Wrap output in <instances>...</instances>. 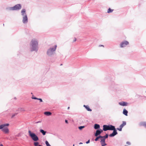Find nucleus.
Masks as SVG:
<instances>
[{"label": "nucleus", "instance_id": "obj_8", "mask_svg": "<svg viewBox=\"0 0 146 146\" xmlns=\"http://www.w3.org/2000/svg\"><path fill=\"white\" fill-rule=\"evenodd\" d=\"M112 131H113V132L109 135V136L111 137H113L117 134V132L115 128V127L113 130H112Z\"/></svg>", "mask_w": 146, "mask_h": 146}, {"label": "nucleus", "instance_id": "obj_17", "mask_svg": "<svg viewBox=\"0 0 146 146\" xmlns=\"http://www.w3.org/2000/svg\"><path fill=\"white\" fill-rule=\"evenodd\" d=\"M123 114L126 116L127 115L128 111L125 109H124L123 111Z\"/></svg>", "mask_w": 146, "mask_h": 146}, {"label": "nucleus", "instance_id": "obj_44", "mask_svg": "<svg viewBox=\"0 0 146 146\" xmlns=\"http://www.w3.org/2000/svg\"><path fill=\"white\" fill-rule=\"evenodd\" d=\"M73 146H74V144H73Z\"/></svg>", "mask_w": 146, "mask_h": 146}, {"label": "nucleus", "instance_id": "obj_22", "mask_svg": "<svg viewBox=\"0 0 146 146\" xmlns=\"http://www.w3.org/2000/svg\"><path fill=\"white\" fill-rule=\"evenodd\" d=\"M113 10L111 9L110 8H109L107 12L108 13H111L113 12Z\"/></svg>", "mask_w": 146, "mask_h": 146}, {"label": "nucleus", "instance_id": "obj_45", "mask_svg": "<svg viewBox=\"0 0 146 146\" xmlns=\"http://www.w3.org/2000/svg\"><path fill=\"white\" fill-rule=\"evenodd\" d=\"M3 26H4V24H3Z\"/></svg>", "mask_w": 146, "mask_h": 146}, {"label": "nucleus", "instance_id": "obj_34", "mask_svg": "<svg viewBox=\"0 0 146 146\" xmlns=\"http://www.w3.org/2000/svg\"><path fill=\"white\" fill-rule=\"evenodd\" d=\"M90 142V139L88 140V141H86V144H88Z\"/></svg>", "mask_w": 146, "mask_h": 146}, {"label": "nucleus", "instance_id": "obj_41", "mask_svg": "<svg viewBox=\"0 0 146 146\" xmlns=\"http://www.w3.org/2000/svg\"><path fill=\"white\" fill-rule=\"evenodd\" d=\"M0 146H3V145L2 144H1L0 145Z\"/></svg>", "mask_w": 146, "mask_h": 146}, {"label": "nucleus", "instance_id": "obj_20", "mask_svg": "<svg viewBox=\"0 0 146 146\" xmlns=\"http://www.w3.org/2000/svg\"><path fill=\"white\" fill-rule=\"evenodd\" d=\"M40 132L42 133L43 135H45L46 133V131H45L44 130L42 129L40 130Z\"/></svg>", "mask_w": 146, "mask_h": 146}, {"label": "nucleus", "instance_id": "obj_19", "mask_svg": "<svg viewBox=\"0 0 146 146\" xmlns=\"http://www.w3.org/2000/svg\"><path fill=\"white\" fill-rule=\"evenodd\" d=\"M126 125V122L125 121H123L122 123L119 126V127L123 128L125 125Z\"/></svg>", "mask_w": 146, "mask_h": 146}, {"label": "nucleus", "instance_id": "obj_9", "mask_svg": "<svg viewBox=\"0 0 146 146\" xmlns=\"http://www.w3.org/2000/svg\"><path fill=\"white\" fill-rule=\"evenodd\" d=\"M128 103L125 102H121L119 103V104L121 106H125L128 105Z\"/></svg>", "mask_w": 146, "mask_h": 146}, {"label": "nucleus", "instance_id": "obj_15", "mask_svg": "<svg viewBox=\"0 0 146 146\" xmlns=\"http://www.w3.org/2000/svg\"><path fill=\"white\" fill-rule=\"evenodd\" d=\"M140 125L146 127V122H142L140 123Z\"/></svg>", "mask_w": 146, "mask_h": 146}, {"label": "nucleus", "instance_id": "obj_6", "mask_svg": "<svg viewBox=\"0 0 146 146\" xmlns=\"http://www.w3.org/2000/svg\"><path fill=\"white\" fill-rule=\"evenodd\" d=\"M129 43L128 41L125 40L121 43L120 46L121 48H123L126 46L127 45H128Z\"/></svg>", "mask_w": 146, "mask_h": 146}, {"label": "nucleus", "instance_id": "obj_33", "mask_svg": "<svg viewBox=\"0 0 146 146\" xmlns=\"http://www.w3.org/2000/svg\"><path fill=\"white\" fill-rule=\"evenodd\" d=\"M98 136L99 137V139L100 138H101L102 139V138H103V136L100 135H98Z\"/></svg>", "mask_w": 146, "mask_h": 146}, {"label": "nucleus", "instance_id": "obj_12", "mask_svg": "<svg viewBox=\"0 0 146 146\" xmlns=\"http://www.w3.org/2000/svg\"><path fill=\"white\" fill-rule=\"evenodd\" d=\"M21 15L23 17L27 16L26 13V10L25 9H23L21 11Z\"/></svg>", "mask_w": 146, "mask_h": 146}, {"label": "nucleus", "instance_id": "obj_35", "mask_svg": "<svg viewBox=\"0 0 146 146\" xmlns=\"http://www.w3.org/2000/svg\"><path fill=\"white\" fill-rule=\"evenodd\" d=\"M126 143H127V144H128V145H130V144H131V143H130V142H129V141H127V142H126Z\"/></svg>", "mask_w": 146, "mask_h": 146}, {"label": "nucleus", "instance_id": "obj_27", "mask_svg": "<svg viewBox=\"0 0 146 146\" xmlns=\"http://www.w3.org/2000/svg\"><path fill=\"white\" fill-rule=\"evenodd\" d=\"M36 100H39L40 102H43L41 98H36Z\"/></svg>", "mask_w": 146, "mask_h": 146}, {"label": "nucleus", "instance_id": "obj_18", "mask_svg": "<svg viewBox=\"0 0 146 146\" xmlns=\"http://www.w3.org/2000/svg\"><path fill=\"white\" fill-rule=\"evenodd\" d=\"M44 114L47 116H49L52 114V113L50 111H46L44 112Z\"/></svg>", "mask_w": 146, "mask_h": 146}, {"label": "nucleus", "instance_id": "obj_30", "mask_svg": "<svg viewBox=\"0 0 146 146\" xmlns=\"http://www.w3.org/2000/svg\"><path fill=\"white\" fill-rule=\"evenodd\" d=\"M99 139V138L98 137V136L96 137L95 139V141H97Z\"/></svg>", "mask_w": 146, "mask_h": 146}, {"label": "nucleus", "instance_id": "obj_40", "mask_svg": "<svg viewBox=\"0 0 146 146\" xmlns=\"http://www.w3.org/2000/svg\"><path fill=\"white\" fill-rule=\"evenodd\" d=\"M83 144V143L82 142H80V143H79V144Z\"/></svg>", "mask_w": 146, "mask_h": 146}, {"label": "nucleus", "instance_id": "obj_31", "mask_svg": "<svg viewBox=\"0 0 146 146\" xmlns=\"http://www.w3.org/2000/svg\"><path fill=\"white\" fill-rule=\"evenodd\" d=\"M36 97H35L33 95V96L32 97V99L35 100H36Z\"/></svg>", "mask_w": 146, "mask_h": 146}, {"label": "nucleus", "instance_id": "obj_4", "mask_svg": "<svg viewBox=\"0 0 146 146\" xmlns=\"http://www.w3.org/2000/svg\"><path fill=\"white\" fill-rule=\"evenodd\" d=\"M21 8L20 4H17L13 7L7 8L6 9L9 11L18 10Z\"/></svg>", "mask_w": 146, "mask_h": 146}, {"label": "nucleus", "instance_id": "obj_16", "mask_svg": "<svg viewBox=\"0 0 146 146\" xmlns=\"http://www.w3.org/2000/svg\"><path fill=\"white\" fill-rule=\"evenodd\" d=\"M84 107L88 111H92V110L89 108V107L88 106L84 105Z\"/></svg>", "mask_w": 146, "mask_h": 146}, {"label": "nucleus", "instance_id": "obj_13", "mask_svg": "<svg viewBox=\"0 0 146 146\" xmlns=\"http://www.w3.org/2000/svg\"><path fill=\"white\" fill-rule=\"evenodd\" d=\"M9 125V123H6L5 124H3L2 125H0V129L3 128V127H5L6 126H8Z\"/></svg>", "mask_w": 146, "mask_h": 146}, {"label": "nucleus", "instance_id": "obj_38", "mask_svg": "<svg viewBox=\"0 0 146 146\" xmlns=\"http://www.w3.org/2000/svg\"><path fill=\"white\" fill-rule=\"evenodd\" d=\"M65 122L66 123H68V121L67 120H65Z\"/></svg>", "mask_w": 146, "mask_h": 146}, {"label": "nucleus", "instance_id": "obj_46", "mask_svg": "<svg viewBox=\"0 0 146 146\" xmlns=\"http://www.w3.org/2000/svg\"><path fill=\"white\" fill-rule=\"evenodd\" d=\"M31 94H33V93H31Z\"/></svg>", "mask_w": 146, "mask_h": 146}, {"label": "nucleus", "instance_id": "obj_37", "mask_svg": "<svg viewBox=\"0 0 146 146\" xmlns=\"http://www.w3.org/2000/svg\"><path fill=\"white\" fill-rule=\"evenodd\" d=\"M76 38H74V40H73V42H75V41H76Z\"/></svg>", "mask_w": 146, "mask_h": 146}, {"label": "nucleus", "instance_id": "obj_26", "mask_svg": "<svg viewBox=\"0 0 146 146\" xmlns=\"http://www.w3.org/2000/svg\"><path fill=\"white\" fill-rule=\"evenodd\" d=\"M34 144L35 146H37L39 144V143L37 142H35L34 143Z\"/></svg>", "mask_w": 146, "mask_h": 146}, {"label": "nucleus", "instance_id": "obj_23", "mask_svg": "<svg viewBox=\"0 0 146 146\" xmlns=\"http://www.w3.org/2000/svg\"><path fill=\"white\" fill-rule=\"evenodd\" d=\"M108 136V134H106V135L104 136H103V138H104L105 139H106L107 138Z\"/></svg>", "mask_w": 146, "mask_h": 146}, {"label": "nucleus", "instance_id": "obj_10", "mask_svg": "<svg viewBox=\"0 0 146 146\" xmlns=\"http://www.w3.org/2000/svg\"><path fill=\"white\" fill-rule=\"evenodd\" d=\"M23 22L24 24H26L28 22V17L27 16H24L23 17Z\"/></svg>", "mask_w": 146, "mask_h": 146}, {"label": "nucleus", "instance_id": "obj_43", "mask_svg": "<svg viewBox=\"0 0 146 146\" xmlns=\"http://www.w3.org/2000/svg\"><path fill=\"white\" fill-rule=\"evenodd\" d=\"M68 109H69V107H68Z\"/></svg>", "mask_w": 146, "mask_h": 146}, {"label": "nucleus", "instance_id": "obj_28", "mask_svg": "<svg viewBox=\"0 0 146 146\" xmlns=\"http://www.w3.org/2000/svg\"><path fill=\"white\" fill-rule=\"evenodd\" d=\"M106 139L104 138H102L101 139V141H100L102 142V141H105Z\"/></svg>", "mask_w": 146, "mask_h": 146}, {"label": "nucleus", "instance_id": "obj_11", "mask_svg": "<svg viewBox=\"0 0 146 146\" xmlns=\"http://www.w3.org/2000/svg\"><path fill=\"white\" fill-rule=\"evenodd\" d=\"M1 129H2V131L5 133H7L9 132V130L7 127H5Z\"/></svg>", "mask_w": 146, "mask_h": 146}, {"label": "nucleus", "instance_id": "obj_3", "mask_svg": "<svg viewBox=\"0 0 146 146\" xmlns=\"http://www.w3.org/2000/svg\"><path fill=\"white\" fill-rule=\"evenodd\" d=\"M29 136L34 141H36L39 139L37 135L34 133L32 132L30 130L28 131Z\"/></svg>", "mask_w": 146, "mask_h": 146}, {"label": "nucleus", "instance_id": "obj_42", "mask_svg": "<svg viewBox=\"0 0 146 146\" xmlns=\"http://www.w3.org/2000/svg\"><path fill=\"white\" fill-rule=\"evenodd\" d=\"M38 146H42L41 145H38Z\"/></svg>", "mask_w": 146, "mask_h": 146}, {"label": "nucleus", "instance_id": "obj_29", "mask_svg": "<svg viewBox=\"0 0 146 146\" xmlns=\"http://www.w3.org/2000/svg\"><path fill=\"white\" fill-rule=\"evenodd\" d=\"M122 128L121 127H119V128H117V129L119 131H122Z\"/></svg>", "mask_w": 146, "mask_h": 146}, {"label": "nucleus", "instance_id": "obj_7", "mask_svg": "<svg viewBox=\"0 0 146 146\" xmlns=\"http://www.w3.org/2000/svg\"><path fill=\"white\" fill-rule=\"evenodd\" d=\"M104 130L101 129H99L97 130L96 132L94 133V135L96 137H97L100 135L103 132Z\"/></svg>", "mask_w": 146, "mask_h": 146}, {"label": "nucleus", "instance_id": "obj_1", "mask_svg": "<svg viewBox=\"0 0 146 146\" xmlns=\"http://www.w3.org/2000/svg\"><path fill=\"white\" fill-rule=\"evenodd\" d=\"M30 49L31 52H37L38 50V42L37 40L35 39L31 40L30 45Z\"/></svg>", "mask_w": 146, "mask_h": 146}, {"label": "nucleus", "instance_id": "obj_36", "mask_svg": "<svg viewBox=\"0 0 146 146\" xmlns=\"http://www.w3.org/2000/svg\"><path fill=\"white\" fill-rule=\"evenodd\" d=\"M41 121H38L36 122H35V123H41Z\"/></svg>", "mask_w": 146, "mask_h": 146}, {"label": "nucleus", "instance_id": "obj_47", "mask_svg": "<svg viewBox=\"0 0 146 146\" xmlns=\"http://www.w3.org/2000/svg\"><path fill=\"white\" fill-rule=\"evenodd\" d=\"M125 146H127V145H125Z\"/></svg>", "mask_w": 146, "mask_h": 146}, {"label": "nucleus", "instance_id": "obj_5", "mask_svg": "<svg viewBox=\"0 0 146 146\" xmlns=\"http://www.w3.org/2000/svg\"><path fill=\"white\" fill-rule=\"evenodd\" d=\"M115 127L114 126L112 125H103V130L104 131H106L107 130H113L115 128Z\"/></svg>", "mask_w": 146, "mask_h": 146}, {"label": "nucleus", "instance_id": "obj_14", "mask_svg": "<svg viewBox=\"0 0 146 146\" xmlns=\"http://www.w3.org/2000/svg\"><path fill=\"white\" fill-rule=\"evenodd\" d=\"M100 126L99 124H96L94 125V128L95 129H100Z\"/></svg>", "mask_w": 146, "mask_h": 146}, {"label": "nucleus", "instance_id": "obj_39", "mask_svg": "<svg viewBox=\"0 0 146 146\" xmlns=\"http://www.w3.org/2000/svg\"><path fill=\"white\" fill-rule=\"evenodd\" d=\"M99 47H100V46H103V47H104V45H99Z\"/></svg>", "mask_w": 146, "mask_h": 146}, {"label": "nucleus", "instance_id": "obj_24", "mask_svg": "<svg viewBox=\"0 0 146 146\" xmlns=\"http://www.w3.org/2000/svg\"><path fill=\"white\" fill-rule=\"evenodd\" d=\"M45 144L46 146H51L47 141H45Z\"/></svg>", "mask_w": 146, "mask_h": 146}, {"label": "nucleus", "instance_id": "obj_32", "mask_svg": "<svg viewBox=\"0 0 146 146\" xmlns=\"http://www.w3.org/2000/svg\"><path fill=\"white\" fill-rule=\"evenodd\" d=\"M17 113H15L14 114H13V115L11 116V118H13V117L16 115L17 114Z\"/></svg>", "mask_w": 146, "mask_h": 146}, {"label": "nucleus", "instance_id": "obj_21", "mask_svg": "<svg viewBox=\"0 0 146 146\" xmlns=\"http://www.w3.org/2000/svg\"><path fill=\"white\" fill-rule=\"evenodd\" d=\"M100 142L102 146H105L107 145V144L106 143L105 141H100Z\"/></svg>", "mask_w": 146, "mask_h": 146}, {"label": "nucleus", "instance_id": "obj_25", "mask_svg": "<svg viewBox=\"0 0 146 146\" xmlns=\"http://www.w3.org/2000/svg\"><path fill=\"white\" fill-rule=\"evenodd\" d=\"M85 127L84 126H80L78 128L80 130H81L82 129L84 128Z\"/></svg>", "mask_w": 146, "mask_h": 146}, {"label": "nucleus", "instance_id": "obj_2", "mask_svg": "<svg viewBox=\"0 0 146 146\" xmlns=\"http://www.w3.org/2000/svg\"><path fill=\"white\" fill-rule=\"evenodd\" d=\"M57 46L55 45L54 46L48 48L46 51V54L49 56H52L55 53Z\"/></svg>", "mask_w": 146, "mask_h": 146}]
</instances>
